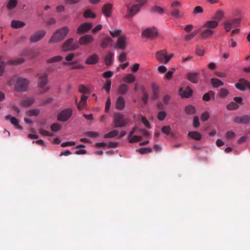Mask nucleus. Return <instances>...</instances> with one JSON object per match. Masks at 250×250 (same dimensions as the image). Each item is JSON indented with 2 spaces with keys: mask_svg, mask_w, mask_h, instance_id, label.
<instances>
[{
  "mask_svg": "<svg viewBox=\"0 0 250 250\" xmlns=\"http://www.w3.org/2000/svg\"><path fill=\"white\" fill-rule=\"evenodd\" d=\"M218 26V22L216 21H206L199 29L201 31L200 36L201 38L206 39L211 37L215 33L214 29Z\"/></svg>",
  "mask_w": 250,
  "mask_h": 250,
  "instance_id": "obj_1",
  "label": "nucleus"
},
{
  "mask_svg": "<svg viewBox=\"0 0 250 250\" xmlns=\"http://www.w3.org/2000/svg\"><path fill=\"white\" fill-rule=\"evenodd\" d=\"M16 82L15 89L18 92L25 91L29 84V81L26 78L19 77L17 76L13 77L9 82V84Z\"/></svg>",
  "mask_w": 250,
  "mask_h": 250,
  "instance_id": "obj_2",
  "label": "nucleus"
},
{
  "mask_svg": "<svg viewBox=\"0 0 250 250\" xmlns=\"http://www.w3.org/2000/svg\"><path fill=\"white\" fill-rule=\"evenodd\" d=\"M69 31V29L66 26H64L62 28L57 30L52 37L49 40V42L56 43L62 40L65 36L67 34Z\"/></svg>",
  "mask_w": 250,
  "mask_h": 250,
  "instance_id": "obj_3",
  "label": "nucleus"
},
{
  "mask_svg": "<svg viewBox=\"0 0 250 250\" xmlns=\"http://www.w3.org/2000/svg\"><path fill=\"white\" fill-rule=\"evenodd\" d=\"M113 122L114 127H121L125 126L128 123L129 121L127 118H125L123 114L115 113L114 114Z\"/></svg>",
  "mask_w": 250,
  "mask_h": 250,
  "instance_id": "obj_4",
  "label": "nucleus"
},
{
  "mask_svg": "<svg viewBox=\"0 0 250 250\" xmlns=\"http://www.w3.org/2000/svg\"><path fill=\"white\" fill-rule=\"evenodd\" d=\"M241 18H235L227 21L224 23V28L226 32L230 31L232 27L239 26L240 23Z\"/></svg>",
  "mask_w": 250,
  "mask_h": 250,
  "instance_id": "obj_5",
  "label": "nucleus"
},
{
  "mask_svg": "<svg viewBox=\"0 0 250 250\" xmlns=\"http://www.w3.org/2000/svg\"><path fill=\"white\" fill-rule=\"evenodd\" d=\"M73 40V39L71 38L67 40L63 43L62 46L63 51H67L74 50L79 48V45L77 43H74Z\"/></svg>",
  "mask_w": 250,
  "mask_h": 250,
  "instance_id": "obj_6",
  "label": "nucleus"
},
{
  "mask_svg": "<svg viewBox=\"0 0 250 250\" xmlns=\"http://www.w3.org/2000/svg\"><path fill=\"white\" fill-rule=\"evenodd\" d=\"M126 37L125 35H122L119 37L114 47L115 49L124 50L126 48Z\"/></svg>",
  "mask_w": 250,
  "mask_h": 250,
  "instance_id": "obj_7",
  "label": "nucleus"
},
{
  "mask_svg": "<svg viewBox=\"0 0 250 250\" xmlns=\"http://www.w3.org/2000/svg\"><path fill=\"white\" fill-rule=\"evenodd\" d=\"M72 110L67 108L62 111L58 116V120L62 122H65L68 120L72 115Z\"/></svg>",
  "mask_w": 250,
  "mask_h": 250,
  "instance_id": "obj_8",
  "label": "nucleus"
},
{
  "mask_svg": "<svg viewBox=\"0 0 250 250\" xmlns=\"http://www.w3.org/2000/svg\"><path fill=\"white\" fill-rule=\"evenodd\" d=\"M127 7V14L125 16L126 18H130L133 17L140 10V5L135 4L131 7L129 6L128 4L126 5Z\"/></svg>",
  "mask_w": 250,
  "mask_h": 250,
  "instance_id": "obj_9",
  "label": "nucleus"
},
{
  "mask_svg": "<svg viewBox=\"0 0 250 250\" xmlns=\"http://www.w3.org/2000/svg\"><path fill=\"white\" fill-rule=\"evenodd\" d=\"M158 32L155 28H148L142 33V36L146 38H153L157 36Z\"/></svg>",
  "mask_w": 250,
  "mask_h": 250,
  "instance_id": "obj_10",
  "label": "nucleus"
},
{
  "mask_svg": "<svg viewBox=\"0 0 250 250\" xmlns=\"http://www.w3.org/2000/svg\"><path fill=\"white\" fill-rule=\"evenodd\" d=\"M46 32L44 30H41L35 32L30 37V41L32 42H36L40 41L45 35Z\"/></svg>",
  "mask_w": 250,
  "mask_h": 250,
  "instance_id": "obj_11",
  "label": "nucleus"
},
{
  "mask_svg": "<svg viewBox=\"0 0 250 250\" xmlns=\"http://www.w3.org/2000/svg\"><path fill=\"white\" fill-rule=\"evenodd\" d=\"M167 51L165 49L158 51L155 53V57L159 62L167 64Z\"/></svg>",
  "mask_w": 250,
  "mask_h": 250,
  "instance_id": "obj_12",
  "label": "nucleus"
},
{
  "mask_svg": "<svg viewBox=\"0 0 250 250\" xmlns=\"http://www.w3.org/2000/svg\"><path fill=\"white\" fill-rule=\"evenodd\" d=\"M179 92L182 98H188L192 96L193 91L189 86H187L186 88H180Z\"/></svg>",
  "mask_w": 250,
  "mask_h": 250,
  "instance_id": "obj_13",
  "label": "nucleus"
},
{
  "mask_svg": "<svg viewBox=\"0 0 250 250\" xmlns=\"http://www.w3.org/2000/svg\"><path fill=\"white\" fill-rule=\"evenodd\" d=\"M48 75L46 73H43L39 75L38 85L40 88H44L48 83Z\"/></svg>",
  "mask_w": 250,
  "mask_h": 250,
  "instance_id": "obj_14",
  "label": "nucleus"
},
{
  "mask_svg": "<svg viewBox=\"0 0 250 250\" xmlns=\"http://www.w3.org/2000/svg\"><path fill=\"white\" fill-rule=\"evenodd\" d=\"M234 121L236 124H247L250 122V116L244 115L241 116H237L234 118Z\"/></svg>",
  "mask_w": 250,
  "mask_h": 250,
  "instance_id": "obj_15",
  "label": "nucleus"
},
{
  "mask_svg": "<svg viewBox=\"0 0 250 250\" xmlns=\"http://www.w3.org/2000/svg\"><path fill=\"white\" fill-rule=\"evenodd\" d=\"M112 8L113 5L111 3H106L103 5L102 13L105 17L108 18L111 16Z\"/></svg>",
  "mask_w": 250,
  "mask_h": 250,
  "instance_id": "obj_16",
  "label": "nucleus"
},
{
  "mask_svg": "<svg viewBox=\"0 0 250 250\" xmlns=\"http://www.w3.org/2000/svg\"><path fill=\"white\" fill-rule=\"evenodd\" d=\"M94 40L93 36L91 35L86 34L81 37L79 39L80 45H87L92 42Z\"/></svg>",
  "mask_w": 250,
  "mask_h": 250,
  "instance_id": "obj_17",
  "label": "nucleus"
},
{
  "mask_svg": "<svg viewBox=\"0 0 250 250\" xmlns=\"http://www.w3.org/2000/svg\"><path fill=\"white\" fill-rule=\"evenodd\" d=\"M200 74L197 72H189L187 75V79L193 83H197Z\"/></svg>",
  "mask_w": 250,
  "mask_h": 250,
  "instance_id": "obj_18",
  "label": "nucleus"
},
{
  "mask_svg": "<svg viewBox=\"0 0 250 250\" xmlns=\"http://www.w3.org/2000/svg\"><path fill=\"white\" fill-rule=\"evenodd\" d=\"M92 23L90 22H85L81 24L77 29V33L82 34L87 32L92 27Z\"/></svg>",
  "mask_w": 250,
  "mask_h": 250,
  "instance_id": "obj_19",
  "label": "nucleus"
},
{
  "mask_svg": "<svg viewBox=\"0 0 250 250\" xmlns=\"http://www.w3.org/2000/svg\"><path fill=\"white\" fill-rule=\"evenodd\" d=\"M99 61V57L96 54L90 55L86 60L85 63L87 64H95L98 63Z\"/></svg>",
  "mask_w": 250,
  "mask_h": 250,
  "instance_id": "obj_20",
  "label": "nucleus"
},
{
  "mask_svg": "<svg viewBox=\"0 0 250 250\" xmlns=\"http://www.w3.org/2000/svg\"><path fill=\"white\" fill-rule=\"evenodd\" d=\"M125 100L122 96H119L118 97L116 102V108L120 110L124 109L125 107Z\"/></svg>",
  "mask_w": 250,
  "mask_h": 250,
  "instance_id": "obj_21",
  "label": "nucleus"
},
{
  "mask_svg": "<svg viewBox=\"0 0 250 250\" xmlns=\"http://www.w3.org/2000/svg\"><path fill=\"white\" fill-rule=\"evenodd\" d=\"M128 86L125 83H122L119 86L117 93L119 95H125L128 92Z\"/></svg>",
  "mask_w": 250,
  "mask_h": 250,
  "instance_id": "obj_22",
  "label": "nucleus"
},
{
  "mask_svg": "<svg viewBox=\"0 0 250 250\" xmlns=\"http://www.w3.org/2000/svg\"><path fill=\"white\" fill-rule=\"evenodd\" d=\"M114 53L112 52H108L104 58L105 64L107 66L111 65L113 62Z\"/></svg>",
  "mask_w": 250,
  "mask_h": 250,
  "instance_id": "obj_23",
  "label": "nucleus"
},
{
  "mask_svg": "<svg viewBox=\"0 0 250 250\" xmlns=\"http://www.w3.org/2000/svg\"><path fill=\"white\" fill-rule=\"evenodd\" d=\"M5 119L10 121L11 124L15 125L18 129H21L22 127L19 125V120L14 117H12L10 115H7L5 116Z\"/></svg>",
  "mask_w": 250,
  "mask_h": 250,
  "instance_id": "obj_24",
  "label": "nucleus"
},
{
  "mask_svg": "<svg viewBox=\"0 0 250 250\" xmlns=\"http://www.w3.org/2000/svg\"><path fill=\"white\" fill-rule=\"evenodd\" d=\"M87 98L88 97L84 95H82L81 97V101L79 103H78L77 99H76L75 103L77 104V107L79 109H82L83 107L86 105Z\"/></svg>",
  "mask_w": 250,
  "mask_h": 250,
  "instance_id": "obj_25",
  "label": "nucleus"
},
{
  "mask_svg": "<svg viewBox=\"0 0 250 250\" xmlns=\"http://www.w3.org/2000/svg\"><path fill=\"white\" fill-rule=\"evenodd\" d=\"M25 23L24 22L21 21H19L13 20L11 22V27L13 28H20L24 26Z\"/></svg>",
  "mask_w": 250,
  "mask_h": 250,
  "instance_id": "obj_26",
  "label": "nucleus"
},
{
  "mask_svg": "<svg viewBox=\"0 0 250 250\" xmlns=\"http://www.w3.org/2000/svg\"><path fill=\"white\" fill-rule=\"evenodd\" d=\"M210 82L212 86L215 88L223 86L224 84V83L222 81L216 78H211L210 79Z\"/></svg>",
  "mask_w": 250,
  "mask_h": 250,
  "instance_id": "obj_27",
  "label": "nucleus"
},
{
  "mask_svg": "<svg viewBox=\"0 0 250 250\" xmlns=\"http://www.w3.org/2000/svg\"><path fill=\"white\" fill-rule=\"evenodd\" d=\"M188 136L192 139L197 141L200 140L202 138L201 134L197 131L189 132L188 133Z\"/></svg>",
  "mask_w": 250,
  "mask_h": 250,
  "instance_id": "obj_28",
  "label": "nucleus"
},
{
  "mask_svg": "<svg viewBox=\"0 0 250 250\" xmlns=\"http://www.w3.org/2000/svg\"><path fill=\"white\" fill-rule=\"evenodd\" d=\"M112 40L109 37L104 38L101 42V46L103 48H106L112 43Z\"/></svg>",
  "mask_w": 250,
  "mask_h": 250,
  "instance_id": "obj_29",
  "label": "nucleus"
},
{
  "mask_svg": "<svg viewBox=\"0 0 250 250\" xmlns=\"http://www.w3.org/2000/svg\"><path fill=\"white\" fill-rule=\"evenodd\" d=\"M185 111L186 114L188 115H191L195 113L196 109L194 106L192 105H189L185 107Z\"/></svg>",
  "mask_w": 250,
  "mask_h": 250,
  "instance_id": "obj_30",
  "label": "nucleus"
},
{
  "mask_svg": "<svg viewBox=\"0 0 250 250\" xmlns=\"http://www.w3.org/2000/svg\"><path fill=\"white\" fill-rule=\"evenodd\" d=\"M136 78L132 74H129L125 76L124 78V81L127 83H131L135 81Z\"/></svg>",
  "mask_w": 250,
  "mask_h": 250,
  "instance_id": "obj_31",
  "label": "nucleus"
},
{
  "mask_svg": "<svg viewBox=\"0 0 250 250\" xmlns=\"http://www.w3.org/2000/svg\"><path fill=\"white\" fill-rule=\"evenodd\" d=\"M34 99L28 98L22 101L21 104L23 106L28 107L32 105L34 103Z\"/></svg>",
  "mask_w": 250,
  "mask_h": 250,
  "instance_id": "obj_32",
  "label": "nucleus"
},
{
  "mask_svg": "<svg viewBox=\"0 0 250 250\" xmlns=\"http://www.w3.org/2000/svg\"><path fill=\"white\" fill-rule=\"evenodd\" d=\"M242 80H245L244 79H241L239 80V82L235 84L236 87L241 90L244 91L245 90V83L242 82Z\"/></svg>",
  "mask_w": 250,
  "mask_h": 250,
  "instance_id": "obj_33",
  "label": "nucleus"
},
{
  "mask_svg": "<svg viewBox=\"0 0 250 250\" xmlns=\"http://www.w3.org/2000/svg\"><path fill=\"white\" fill-rule=\"evenodd\" d=\"M229 93V90L226 88H221L219 93H218V96L221 98L226 97Z\"/></svg>",
  "mask_w": 250,
  "mask_h": 250,
  "instance_id": "obj_34",
  "label": "nucleus"
},
{
  "mask_svg": "<svg viewBox=\"0 0 250 250\" xmlns=\"http://www.w3.org/2000/svg\"><path fill=\"white\" fill-rule=\"evenodd\" d=\"M83 17L85 18H95L96 17V15L92 12L91 10L88 9L84 12Z\"/></svg>",
  "mask_w": 250,
  "mask_h": 250,
  "instance_id": "obj_35",
  "label": "nucleus"
},
{
  "mask_svg": "<svg viewBox=\"0 0 250 250\" xmlns=\"http://www.w3.org/2000/svg\"><path fill=\"white\" fill-rule=\"evenodd\" d=\"M136 151L141 154L150 153L152 151V149L150 147H143L136 149Z\"/></svg>",
  "mask_w": 250,
  "mask_h": 250,
  "instance_id": "obj_36",
  "label": "nucleus"
},
{
  "mask_svg": "<svg viewBox=\"0 0 250 250\" xmlns=\"http://www.w3.org/2000/svg\"><path fill=\"white\" fill-rule=\"evenodd\" d=\"M118 134V131L116 130H114L110 131L108 133L105 134L104 135V138H112L117 136Z\"/></svg>",
  "mask_w": 250,
  "mask_h": 250,
  "instance_id": "obj_37",
  "label": "nucleus"
},
{
  "mask_svg": "<svg viewBox=\"0 0 250 250\" xmlns=\"http://www.w3.org/2000/svg\"><path fill=\"white\" fill-rule=\"evenodd\" d=\"M239 105L235 102H230L227 105V108L228 110H232L237 109L239 108Z\"/></svg>",
  "mask_w": 250,
  "mask_h": 250,
  "instance_id": "obj_38",
  "label": "nucleus"
},
{
  "mask_svg": "<svg viewBox=\"0 0 250 250\" xmlns=\"http://www.w3.org/2000/svg\"><path fill=\"white\" fill-rule=\"evenodd\" d=\"M63 58L61 56H57L47 60V63H52L54 62H59L62 60Z\"/></svg>",
  "mask_w": 250,
  "mask_h": 250,
  "instance_id": "obj_39",
  "label": "nucleus"
},
{
  "mask_svg": "<svg viewBox=\"0 0 250 250\" xmlns=\"http://www.w3.org/2000/svg\"><path fill=\"white\" fill-rule=\"evenodd\" d=\"M40 113V110L38 109H34L30 110L26 112V114L28 116H37Z\"/></svg>",
  "mask_w": 250,
  "mask_h": 250,
  "instance_id": "obj_40",
  "label": "nucleus"
},
{
  "mask_svg": "<svg viewBox=\"0 0 250 250\" xmlns=\"http://www.w3.org/2000/svg\"><path fill=\"white\" fill-rule=\"evenodd\" d=\"M24 62V59L23 58H19L16 60H10L8 62V63L13 65H18L20 64L23 63Z\"/></svg>",
  "mask_w": 250,
  "mask_h": 250,
  "instance_id": "obj_41",
  "label": "nucleus"
},
{
  "mask_svg": "<svg viewBox=\"0 0 250 250\" xmlns=\"http://www.w3.org/2000/svg\"><path fill=\"white\" fill-rule=\"evenodd\" d=\"M224 15V12L222 10L217 11L214 16V21H216L219 22V21L223 17Z\"/></svg>",
  "mask_w": 250,
  "mask_h": 250,
  "instance_id": "obj_42",
  "label": "nucleus"
},
{
  "mask_svg": "<svg viewBox=\"0 0 250 250\" xmlns=\"http://www.w3.org/2000/svg\"><path fill=\"white\" fill-rule=\"evenodd\" d=\"M212 95L213 99L214 98V92L212 91H210L208 93H205L203 96V99L205 101H208L210 99V96Z\"/></svg>",
  "mask_w": 250,
  "mask_h": 250,
  "instance_id": "obj_43",
  "label": "nucleus"
},
{
  "mask_svg": "<svg viewBox=\"0 0 250 250\" xmlns=\"http://www.w3.org/2000/svg\"><path fill=\"white\" fill-rule=\"evenodd\" d=\"M171 15L176 18H179L183 16V14H181L180 11L177 9H174L173 11L171 12Z\"/></svg>",
  "mask_w": 250,
  "mask_h": 250,
  "instance_id": "obj_44",
  "label": "nucleus"
},
{
  "mask_svg": "<svg viewBox=\"0 0 250 250\" xmlns=\"http://www.w3.org/2000/svg\"><path fill=\"white\" fill-rule=\"evenodd\" d=\"M61 125L59 124L54 123L51 125L50 128L52 131L57 132L61 129Z\"/></svg>",
  "mask_w": 250,
  "mask_h": 250,
  "instance_id": "obj_45",
  "label": "nucleus"
},
{
  "mask_svg": "<svg viewBox=\"0 0 250 250\" xmlns=\"http://www.w3.org/2000/svg\"><path fill=\"white\" fill-rule=\"evenodd\" d=\"M111 85V82L110 80H106V83L103 86V88L105 89L107 93H109Z\"/></svg>",
  "mask_w": 250,
  "mask_h": 250,
  "instance_id": "obj_46",
  "label": "nucleus"
},
{
  "mask_svg": "<svg viewBox=\"0 0 250 250\" xmlns=\"http://www.w3.org/2000/svg\"><path fill=\"white\" fill-rule=\"evenodd\" d=\"M17 4V0H10L7 4V8L9 9H12L15 8Z\"/></svg>",
  "mask_w": 250,
  "mask_h": 250,
  "instance_id": "obj_47",
  "label": "nucleus"
},
{
  "mask_svg": "<svg viewBox=\"0 0 250 250\" xmlns=\"http://www.w3.org/2000/svg\"><path fill=\"white\" fill-rule=\"evenodd\" d=\"M197 31H194L191 33L189 34L186 35L185 36V40L186 41H188L193 38H194L197 35Z\"/></svg>",
  "mask_w": 250,
  "mask_h": 250,
  "instance_id": "obj_48",
  "label": "nucleus"
},
{
  "mask_svg": "<svg viewBox=\"0 0 250 250\" xmlns=\"http://www.w3.org/2000/svg\"><path fill=\"white\" fill-rule=\"evenodd\" d=\"M129 138V142L130 143H133L135 142H137L142 140V137L140 136L135 135L134 136H132Z\"/></svg>",
  "mask_w": 250,
  "mask_h": 250,
  "instance_id": "obj_49",
  "label": "nucleus"
},
{
  "mask_svg": "<svg viewBox=\"0 0 250 250\" xmlns=\"http://www.w3.org/2000/svg\"><path fill=\"white\" fill-rule=\"evenodd\" d=\"M5 66L6 62L1 61V58L0 57V77L2 76Z\"/></svg>",
  "mask_w": 250,
  "mask_h": 250,
  "instance_id": "obj_50",
  "label": "nucleus"
},
{
  "mask_svg": "<svg viewBox=\"0 0 250 250\" xmlns=\"http://www.w3.org/2000/svg\"><path fill=\"white\" fill-rule=\"evenodd\" d=\"M39 133L42 136H53V134L49 132L48 131L44 130L42 128H41L39 130Z\"/></svg>",
  "mask_w": 250,
  "mask_h": 250,
  "instance_id": "obj_51",
  "label": "nucleus"
},
{
  "mask_svg": "<svg viewBox=\"0 0 250 250\" xmlns=\"http://www.w3.org/2000/svg\"><path fill=\"white\" fill-rule=\"evenodd\" d=\"M152 89L153 93V98L154 99L157 98L158 97V86L155 84H153L152 86Z\"/></svg>",
  "mask_w": 250,
  "mask_h": 250,
  "instance_id": "obj_52",
  "label": "nucleus"
},
{
  "mask_svg": "<svg viewBox=\"0 0 250 250\" xmlns=\"http://www.w3.org/2000/svg\"><path fill=\"white\" fill-rule=\"evenodd\" d=\"M167 116V113L165 111H161L158 114L157 118L159 121H163Z\"/></svg>",
  "mask_w": 250,
  "mask_h": 250,
  "instance_id": "obj_53",
  "label": "nucleus"
},
{
  "mask_svg": "<svg viewBox=\"0 0 250 250\" xmlns=\"http://www.w3.org/2000/svg\"><path fill=\"white\" fill-rule=\"evenodd\" d=\"M162 131L166 135H169L170 133L171 128L169 125L164 126L162 128Z\"/></svg>",
  "mask_w": 250,
  "mask_h": 250,
  "instance_id": "obj_54",
  "label": "nucleus"
},
{
  "mask_svg": "<svg viewBox=\"0 0 250 250\" xmlns=\"http://www.w3.org/2000/svg\"><path fill=\"white\" fill-rule=\"evenodd\" d=\"M85 135L91 138H96L99 136L98 132L93 131H87L85 132Z\"/></svg>",
  "mask_w": 250,
  "mask_h": 250,
  "instance_id": "obj_55",
  "label": "nucleus"
},
{
  "mask_svg": "<svg viewBox=\"0 0 250 250\" xmlns=\"http://www.w3.org/2000/svg\"><path fill=\"white\" fill-rule=\"evenodd\" d=\"M79 91L82 93H87L88 92L87 88L83 84L79 86Z\"/></svg>",
  "mask_w": 250,
  "mask_h": 250,
  "instance_id": "obj_56",
  "label": "nucleus"
},
{
  "mask_svg": "<svg viewBox=\"0 0 250 250\" xmlns=\"http://www.w3.org/2000/svg\"><path fill=\"white\" fill-rule=\"evenodd\" d=\"M152 11L153 12H157L159 14H163L164 12V9L159 6H154L152 8Z\"/></svg>",
  "mask_w": 250,
  "mask_h": 250,
  "instance_id": "obj_57",
  "label": "nucleus"
},
{
  "mask_svg": "<svg viewBox=\"0 0 250 250\" xmlns=\"http://www.w3.org/2000/svg\"><path fill=\"white\" fill-rule=\"evenodd\" d=\"M121 32V30L117 29L114 31H110V34L113 37H116L119 36Z\"/></svg>",
  "mask_w": 250,
  "mask_h": 250,
  "instance_id": "obj_58",
  "label": "nucleus"
},
{
  "mask_svg": "<svg viewBox=\"0 0 250 250\" xmlns=\"http://www.w3.org/2000/svg\"><path fill=\"white\" fill-rule=\"evenodd\" d=\"M209 117V113L207 111H205L202 114L201 119L202 121L205 122L208 119Z\"/></svg>",
  "mask_w": 250,
  "mask_h": 250,
  "instance_id": "obj_59",
  "label": "nucleus"
},
{
  "mask_svg": "<svg viewBox=\"0 0 250 250\" xmlns=\"http://www.w3.org/2000/svg\"><path fill=\"white\" fill-rule=\"evenodd\" d=\"M126 54L125 52L122 53L119 56L118 60L120 62H124L126 60Z\"/></svg>",
  "mask_w": 250,
  "mask_h": 250,
  "instance_id": "obj_60",
  "label": "nucleus"
},
{
  "mask_svg": "<svg viewBox=\"0 0 250 250\" xmlns=\"http://www.w3.org/2000/svg\"><path fill=\"white\" fill-rule=\"evenodd\" d=\"M60 68V66L58 65H52L49 66L47 68L48 71L51 72L57 71V70Z\"/></svg>",
  "mask_w": 250,
  "mask_h": 250,
  "instance_id": "obj_61",
  "label": "nucleus"
},
{
  "mask_svg": "<svg viewBox=\"0 0 250 250\" xmlns=\"http://www.w3.org/2000/svg\"><path fill=\"white\" fill-rule=\"evenodd\" d=\"M193 126L195 128H197L200 125L199 120L198 116H194L193 121Z\"/></svg>",
  "mask_w": 250,
  "mask_h": 250,
  "instance_id": "obj_62",
  "label": "nucleus"
},
{
  "mask_svg": "<svg viewBox=\"0 0 250 250\" xmlns=\"http://www.w3.org/2000/svg\"><path fill=\"white\" fill-rule=\"evenodd\" d=\"M196 53L198 56H202L204 55V50L201 47L197 46L196 49Z\"/></svg>",
  "mask_w": 250,
  "mask_h": 250,
  "instance_id": "obj_63",
  "label": "nucleus"
},
{
  "mask_svg": "<svg viewBox=\"0 0 250 250\" xmlns=\"http://www.w3.org/2000/svg\"><path fill=\"white\" fill-rule=\"evenodd\" d=\"M203 12V9L200 6H196L193 10V14H197L198 13H202Z\"/></svg>",
  "mask_w": 250,
  "mask_h": 250,
  "instance_id": "obj_64",
  "label": "nucleus"
}]
</instances>
